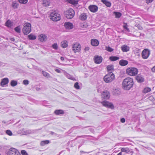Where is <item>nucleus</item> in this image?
I'll return each instance as SVG.
<instances>
[{
	"label": "nucleus",
	"instance_id": "f257e3e1",
	"mask_svg": "<svg viewBox=\"0 0 155 155\" xmlns=\"http://www.w3.org/2000/svg\"><path fill=\"white\" fill-rule=\"evenodd\" d=\"M134 84L133 80L131 78H126L124 80L122 86L123 89L125 90H128L133 87Z\"/></svg>",
	"mask_w": 155,
	"mask_h": 155
},
{
	"label": "nucleus",
	"instance_id": "f03ea898",
	"mask_svg": "<svg viewBox=\"0 0 155 155\" xmlns=\"http://www.w3.org/2000/svg\"><path fill=\"white\" fill-rule=\"evenodd\" d=\"M114 79V75L112 72H109L104 78V81L107 83L111 82Z\"/></svg>",
	"mask_w": 155,
	"mask_h": 155
},
{
	"label": "nucleus",
	"instance_id": "7ed1b4c3",
	"mask_svg": "<svg viewBox=\"0 0 155 155\" xmlns=\"http://www.w3.org/2000/svg\"><path fill=\"white\" fill-rule=\"evenodd\" d=\"M126 73L127 74L129 75L135 76L138 73V69L137 68L134 67L129 68L126 69Z\"/></svg>",
	"mask_w": 155,
	"mask_h": 155
},
{
	"label": "nucleus",
	"instance_id": "20e7f679",
	"mask_svg": "<svg viewBox=\"0 0 155 155\" xmlns=\"http://www.w3.org/2000/svg\"><path fill=\"white\" fill-rule=\"evenodd\" d=\"M64 15L68 19L72 18L74 15V11L72 8H70L64 12Z\"/></svg>",
	"mask_w": 155,
	"mask_h": 155
},
{
	"label": "nucleus",
	"instance_id": "39448f33",
	"mask_svg": "<svg viewBox=\"0 0 155 155\" xmlns=\"http://www.w3.org/2000/svg\"><path fill=\"white\" fill-rule=\"evenodd\" d=\"M49 17L50 19L54 21H58L61 19L60 15L55 12H51Z\"/></svg>",
	"mask_w": 155,
	"mask_h": 155
},
{
	"label": "nucleus",
	"instance_id": "423d86ee",
	"mask_svg": "<svg viewBox=\"0 0 155 155\" xmlns=\"http://www.w3.org/2000/svg\"><path fill=\"white\" fill-rule=\"evenodd\" d=\"M31 27L30 24L28 23H25L22 29L23 33L26 35L28 34L31 31Z\"/></svg>",
	"mask_w": 155,
	"mask_h": 155
},
{
	"label": "nucleus",
	"instance_id": "0eeeda50",
	"mask_svg": "<svg viewBox=\"0 0 155 155\" xmlns=\"http://www.w3.org/2000/svg\"><path fill=\"white\" fill-rule=\"evenodd\" d=\"M7 155H21L20 153L16 149L11 148L7 151Z\"/></svg>",
	"mask_w": 155,
	"mask_h": 155
},
{
	"label": "nucleus",
	"instance_id": "6e6552de",
	"mask_svg": "<svg viewBox=\"0 0 155 155\" xmlns=\"http://www.w3.org/2000/svg\"><path fill=\"white\" fill-rule=\"evenodd\" d=\"M72 48L74 52H79L81 50V46L79 43H76L73 45Z\"/></svg>",
	"mask_w": 155,
	"mask_h": 155
},
{
	"label": "nucleus",
	"instance_id": "1a4fd4ad",
	"mask_svg": "<svg viewBox=\"0 0 155 155\" xmlns=\"http://www.w3.org/2000/svg\"><path fill=\"white\" fill-rule=\"evenodd\" d=\"M102 105L107 108H110L111 109L114 108V107L113 104L107 101H104L101 102Z\"/></svg>",
	"mask_w": 155,
	"mask_h": 155
},
{
	"label": "nucleus",
	"instance_id": "9d476101",
	"mask_svg": "<svg viewBox=\"0 0 155 155\" xmlns=\"http://www.w3.org/2000/svg\"><path fill=\"white\" fill-rule=\"evenodd\" d=\"M150 51L148 49H145L142 53V56L143 59H146L150 54Z\"/></svg>",
	"mask_w": 155,
	"mask_h": 155
},
{
	"label": "nucleus",
	"instance_id": "9b49d317",
	"mask_svg": "<svg viewBox=\"0 0 155 155\" xmlns=\"http://www.w3.org/2000/svg\"><path fill=\"white\" fill-rule=\"evenodd\" d=\"M103 58L101 56L95 55L94 58V63L96 64H100L102 61Z\"/></svg>",
	"mask_w": 155,
	"mask_h": 155
},
{
	"label": "nucleus",
	"instance_id": "f8f14e48",
	"mask_svg": "<svg viewBox=\"0 0 155 155\" xmlns=\"http://www.w3.org/2000/svg\"><path fill=\"white\" fill-rule=\"evenodd\" d=\"M109 92L107 91H104L101 94V97L104 99H108L110 97Z\"/></svg>",
	"mask_w": 155,
	"mask_h": 155
},
{
	"label": "nucleus",
	"instance_id": "ddd939ff",
	"mask_svg": "<svg viewBox=\"0 0 155 155\" xmlns=\"http://www.w3.org/2000/svg\"><path fill=\"white\" fill-rule=\"evenodd\" d=\"M136 79L138 83H141L144 81V77L140 74H139L136 77Z\"/></svg>",
	"mask_w": 155,
	"mask_h": 155
},
{
	"label": "nucleus",
	"instance_id": "4468645a",
	"mask_svg": "<svg viewBox=\"0 0 155 155\" xmlns=\"http://www.w3.org/2000/svg\"><path fill=\"white\" fill-rule=\"evenodd\" d=\"M89 9L91 12H96L98 10V7L95 5H91L89 6Z\"/></svg>",
	"mask_w": 155,
	"mask_h": 155
},
{
	"label": "nucleus",
	"instance_id": "2eb2a0df",
	"mask_svg": "<svg viewBox=\"0 0 155 155\" xmlns=\"http://www.w3.org/2000/svg\"><path fill=\"white\" fill-rule=\"evenodd\" d=\"M32 133V131L30 130L23 129L21 131V134L22 135H25L31 134Z\"/></svg>",
	"mask_w": 155,
	"mask_h": 155
},
{
	"label": "nucleus",
	"instance_id": "dca6fc26",
	"mask_svg": "<svg viewBox=\"0 0 155 155\" xmlns=\"http://www.w3.org/2000/svg\"><path fill=\"white\" fill-rule=\"evenodd\" d=\"M47 40V37L46 35L41 34L39 35V41L43 42H45Z\"/></svg>",
	"mask_w": 155,
	"mask_h": 155
},
{
	"label": "nucleus",
	"instance_id": "f3484780",
	"mask_svg": "<svg viewBox=\"0 0 155 155\" xmlns=\"http://www.w3.org/2000/svg\"><path fill=\"white\" fill-rule=\"evenodd\" d=\"M64 26L66 29H71L73 28V25L71 23L69 22H65Z\"/></svg>",
	"mask_w": 155,
	"mask_h": 155
},
{
	"label": "nucleus",
	"instance_id": "a211bd4d",
	"mask_svg": "<svg viewBox=\"0 0 155 155\" xmlns=\"http://www.w3.org/2000/svg\"><path fill=\"white\" fill-rule=\"evenodd\" d=\"M9 80L8 78H5L2 80L0 83L2 87H4L5 85L7 84Z\"/></svg>",
	"mask_w": 155,
	"mask_h": 155
},
{
	"label": "nucleus",
	"instance_id": "6ab92c4d",
	"mask_svg": "<svg viewBox=\"0 0 155 155\" xmlns=\"http://www.w3.org/2000/svg\"><path fill=\"white\" fill-rule=\"evenodd\" d=\"M122 51L123 52H127L129 51L130 48L129 47L127 46V45H122L121 48Z\"/></svg>",
	"mask_w": 155,
	"mask_h": 155
},
{
	"label": "nucleus",
	"instance_id": "aec40b11",
	"mask_svg": "<svg viewBox=\"0 0 155 155\" xmlns=\"http://www.w3.org/2000/svg\"><path fill=\"white\" fill-rule=\"evenodd\" d=\"M128 63V61L126 60L122 59L119 62V64L121 66H125L127 65Z\"/></svg>",
	"mask_w": 155,
	"mask_h": 155
},
{
	"label": "nucleus",
	"instance_id": "412c9836",
	"mask_svg": "<svg viewBox=\"0 0 155 155\" xmlns=\"http://www.w3.org/2000/svg\"><path fill=\"white\" fill-rule=\"evenodd\" d=\"M91 44L93 46H96L99 45V41L97 39H92Z\"/></svg>",
	"mask_w": 155,
	"mask_h": 155
},
{
	"label": "nucleus",
	"instance_id": "4be33fe9",
	"mask_svg": "<svg viewBox=\"0 0 155 155\" xmlns=\"http://www.w3.org/2000/svg\"><path fill=\"white\" fill-rule=\"evenodd\" d=\"M101 2L108 7H110L111 6V3L107 0H101Z\"/></svg>",
	"mask_w": 155,
	"mask_h": 155
},
{
	"label": "nucleus",
	"instance_id": "5701e85b",
	"mask_svg": "<svg viewBox=\"0 0 155 155\" xmlns=\"http://www.w3.org/2000/svg\"><path fill=\"white\" fill-rule=\"evenodd\" d=\"M107 70L109 72H112L114 70V66L112 65H109L107 66Z\"/></svg>",
	"mask_w": 155,
	"mask_h": 155
},
{
	"label": "nucleus",
	"instance_id": "b1692460",
	"mask_svg": "<svg viewBox=\"0 0 155 155\" xmlns=\"http://www.w3.org/2000/svg\"><path fill=\"white\" fill-rule=\"evenodd\" d=\"M54 113L55 114L58 115L59 114H64V111L62 110H57L54 111Z\"/></svg>",
	"mask_w": 155,
	"mask_h": 155
},
{
	"label": "nucleus",
	"instance_id": "393cba45",
	"mask_svg": "<svg viewBox=\"0 0 155 155\" xmlns=\"http://www.w3.org/2000/svg\"><path fill=\"white\" fill-rule=\"evenodd\" d=\"M18 4L17 2L15 1H13L12 3V6L14 9H16L18 8Z\"/></svg>",
	"mask_w": 155,
	"mask_h": 155
},
{
	"label": "nucleus",
	"instance_id": "a878e982",
	"mask_svg": "<svg viewBox=\"0 0 155 155\" xmlns=\"http://www.w3.org/2000/svg\"><path fill=\"white\" fill-rule=\"evenodd\" d=\"M61 47L64 48H66L68 47V42L64 40L62 41L61 43Z\"/></svg>",
	"mask_w": 155,
	"mask_h": 155
},
{
	"label": "nucleus",
	"instance_id": "bb28decb",
	"mask_svg": "<svg viewBox=\"0 0 155 155\" xmlns=\"http://www.w3.org/2000/svg\"><path fill=\"white\" fill-rule=\"evenodd\" d=\"M87 18V15L85 13L81 14L80 16V18L82 20H85Z\"/></svg>",
	"mask_w": 155,
	"mask_h": 155
},
{
	"label": "nucleus",
	"instance_id": "cd10ccee",
	"mask_svg": "<svg viewBox=\"0 0 155 155\" xmlns=\"http://www.w3.org/2000/svg\"><path fill=\"white\" fill-rule=\"evenodd\" d=\"M121 151L122 152H124L126 153H128L130 151L128 147H122L121 148Z\"/></svg>",
	"mask_w": 155,
	"mask_h": 155
},
{
	"label": "nucleus",
	"instance_id": "c85d7f7f",
	"mask_svg": "<svg viewBox=\"0 0 155 155\" xmlns=\"http://www.w3.org/2000/svg\"><path fill=\"white\" fill-rule=\"evenodd\" d=\"M42 72L43 76H44L45 77L49 78H51V77L50 75V74L47 72L44 71H42Z\"/></svg>",
	"mask_w": 155,
	"mask_h": 155
},
{
	"label": "nucleus",
	"instance_id": "c756f323",
	"mask_svg": "<svg viewBox=\"0 0 155 155\" xmlns=\"http://www.w3.org/2000/svg\"><path fill=\"white\" fill-rule=\"evenodd\" d=\"M119 59V57L117 56H111L109 58V59L112 61H114L118 60Z\"/></svg>",
	"mask_w": 155,
	"mask_h": 155
},
{
	"label": "nucleus",
	"instance_id": "7c9ffc66",
	"mask_svg": "<svg viewBox=\"0 0 155 155\" xmlns=\"http://www.w3.org/2000/svg\"><path fill=\"white\" fill-rule=\"evenodd\" d=\"M49 141L48 140H45L41 142L40 145L42 146H44L46 144H47L49 143Z\"/></svg>",
	"mask_w": 155,
	"mask_h": 155
},
{
	"label": "nucleus",
	"instance_id": "2f4dec72",
	"mask_svg": "<svg viewBox=\"0 0 155 155\" xmlns=\"http://www.w3.org/2000/svg\"><path fill=\"white\" fill-rule=\"evenodd\" d=\"M68 2L73 5H76L78 3V1L75 0H68Z\"/></svg>",
	"mask_w": 155,
	"mask_h": 155
},
{
	"label": "nucleus",
	"instance_id": "473e14b6",
	"mask_svg": "<svg viewBox=\"0 0 155 155\" xmlns=\"http://www.w3.org/2000/svg\"><path fill=\"white\" fill-rule=\"evenodd\" d=\"M29 39L30 40H33L36 38V37L34 35L30 34L28 36Z\"/></svg>",
	"mask_w": 155,
	"mask_h": 155
},
{
	"label": "nucleus",
	"instance_id": "72a5a7b5",
	"mask_svg": "<svg viewBox=\"0 0 155 155\" xmlns=\"http://www.w3.org/2000/svg\"><path fill=\"white\" fill-rule=\"evenodd\" d=\"M114 14H115L116 18H119L121 16V14L120 12H114Z\"/></svg>",
	"mask_w": 155,
	"mask_h": 155
},
{
	"label": "nucleus",
	"instance_id": "f704fd0d",
	"mask_svg": "<svg viewBox=\"0 0 155 155\" xmlns=\"http://www.w3.org/2000/svg\"><path fill=\"white\" fill-rule=\"evenodd\" d=\"M124 25H123V27L124 29H126L127 32H130V31L129 29L128 28V25L127 24L124 22Z\"/></svg>",
	"mask_w": 155,
	"mask_h": 155
},
{
	"label": "nucleus",
	"instance_id": "c9c22d12",
	"mask_svg": "<svg viewBox=\"0 0 155 155\" xmlns=\"http://www.w3.org/2000/svg\"><path fill=\"white\" fill-rule=\"evenodd\" d=\"M10 84L11 86L12 87H14L17 85V82L16 81L12 80L11 81Z\"/></svg>",
	"mask_w": 155,
	"mask_h": 155
},
{
	"label": "nucleus",
	"instance_id": "e433bc0d",
	"mask_svg": "<svg viewBox=\"0 0 155 155\" xmlns=\"http://www.w3.org/2000/svg\"><path fill=\"white\" fill-rule=\"evenodd\" d=\"M151 90V88L149 87L145 88L143 90V92L144 93H146L150 92Z\"/></svg>",
	"mask_w": 155,
	"mask_h": 155
},
{
	"label": "nucleus",
	"instance_id": "4c0bfd02",
	"mask_svg": "<svg viewBox=\"0 0 155 155\" xmlns=\"http://www.w3.org/2000/svg\"><path fill=\"white\" fill-rule=\"evenodd\" d=\"M6 25L8 27H11L12 25L11 21L10 20H8L5 23Z\"/></svg>",
	"mask_w": 155,
	"mask_h": 155
},
{
	"label": "nucleus",
	"instance_id": "58836bf2",
	"mask_svg": "<svg viewBox=\"0 0 155 155\" xmlns=\"http://www.w3.org/2000/svg\"><path fill=\"white\" fill-rule=\"evenodd\" d=\"M49 4L50 3L48 2V1H47L46 0H44L43 1V5L45 7L49 5Z\"/></svg>",
	"mask_w": 155,
	"mask_h": 155
},
{
	"label": "nucleus",
	"instance_id": "ea45409f",
	"mask_svg": "<svg viewBox=\"0 0 155 155\" xmlns=\"http://www.w3.org/2000/svg\"><path fill=\"white\" fill-rule=\"evenodd\" d=\"M14 30L17 33H20L21 32V28L19 26L15 27Z\"/></svg>",
	"mask_w": 155,
	"mask_h": 155
},
{
	"label": "nucleus",
	"instance_id": "a19ab883",
	"mask_svg": "<svg viewBox=\"0 0 155 155\" xmlns=\"http://www.w3.org/2000/svg\"><path fill=\"white\" fill-rule=\"evenodd\" d=\"M51 47L53 49L55 50H57L58 48V46L57 43H54L51 46Z\"/></svg>",
	"mask_w": 155,
	"mask_h": 155
},
{
	"label": "nucleus",
	"instance_id": "79ce46f5",
	"mask_svg": "<svg viewBox=\"0 0 155 155\" xmlns=\"http://www.w3.org/2000/svg\"><path fill=\"white\" fill-rule=\"evenodd\" d=\"M74 87L77 89H80V86L78 82H76L74 84Z\"/></svg>",
	"mask_w": 155,
	"mask_h": 155
},
{
	"label": "nucleus",
	"instance_id": "37998d69",
	"mask_svg": "<svg viewBox=\"0 0 155 155\" xmlns=\"http://www.w3.org/2000/svg\"><path fill=\"white\" fill-rule=\"evenodd\" d=\"M28 0H18L19 2L21 4H25L28 2Z\"/></svg>",
	"mask_w": 155,
	"mask_h": 155
},
{
	"label": "nucleus",
	"instance_id": "c03bdc74",
	"mask_svg": "<svg viewBox=\"0 0 155 155\" xmlns=\"http://www.w3.org/2000/svg\"><path fill=\"white\" fill-rule=\"evenodd\" d=\"M6 134L12 136V131L10 130H7L6 131Z\"/></svg>",
	"mask_w": 155,
	"mask_h": 155
},
{
	"label": "nucleus",
	"instance_id": "a18cd8bd",
	"mask_svg": "<svg viewBox=\"0 0 155 155\" xmlns=\"http://www.w3.org/2000/svg\"><path fill=\"white\" fill-rule=\"evenodd\" d=\"M106 50L109 52H111L113 51V49L110 47H106Z\"/></svg>",
	"mask_w": 155,
	"mask_h": 155
},
{
	"label": "nucleus",
	"instance_id": "49530a36",
	"mask_svg": "<svg viewBox=\"0 0 155 155\" xmlns=\"http://www.w3.org/2000/svg\"><path fill=\"white\" fill-rule=\"evenodd\" d=\"M21 153L22 155H28L26 151L25 150H22Z\"/></svg>",
	"mask_w": 155,
	"mask_h": 155
},
{
	"label": "nucleus",
	"instance_id": "de8ad7c7",
	"mask_svg": "<svg viewBox=\"0 0 155 155\" xmlns=\"http://www.w3.org/2000/svg\"><path fill=\"white\" fill-rule=\"evenodd\" d=\"M23 83L25 85H27L29 84V81L28 80H25L23 81Z\"/></svg>",
	"mask_w": 155,
	"mask_h": 155
},
{
	"label": "nucleus",
	"instance_id": "09e8293b",
	"mask_svg": "<svg viewBox=\"0 0 155 155\" xmlns=\"http://www.w3.org/2000/svg\"><path fill=\"white\" fill-rule=\"evenodd\" d=\"M136 26L140 30H142V27L139 24H136Z\"/></svg>",
	"mask_w": 155,
	"mask_h": 155
},
{
	"label": "nucleus",
	"instance_id": "8fccbe9b",
	"mask_svg": "<svg viewBox=\"0 0 155 155\" xmlns=\"http://www.w3.org/2000/svg\"><path fill=\"white\" fill-rule=\"evenodd\" d=\"M61 69H55V71L57 73H61Z\"/></svg>",
	"mask_w": 155,
	"mask_h": 155
},
{
	"label": "nucleus",
	"instance_id": "3c124183",
	"mask_svg": "<svg viewBox=\"0 0 155 155\" xmlns=\"http://www.w3.org/2000/svg\"><path fill=\"white\" fill-rule=\"evenodd\" d=\"M154 0H146V2L147 4L151 3L153 2Z\"/></svg>",
	"mask_w": 155,
	"mask_h": 155
},
{
	"label": "nucleus",
	"instance_id": "603ef678",
	"mask_svg": "<svg viewBox=\"0 0 155 155\" xmlns=\"http://www.w3.org/2000/svg\"><path fill=\"white\" fill-rule=\"evenodd\" d=\"M125 121V120L124 118H122L120 119V121L123 123H124Z\"/></svg>",
	"mask_w": 155,
	"mask_h": 155
},
{
	"label": "nucleus",
	"instance_id": "864d4df0",
	"mask_svg": "<svg viewBox=\"0 0 155 155\" xmlns=\"http://www.w3.org/2000/svg\"><path fill=\"white\" fill-rule=\"evenodd\" d=\"M89 49V48L88 47H86L84 48V50L85 51H88Z\"/></svg>",
	"mask_w": 155,
	"mask_h": 155
},
{
	"label": "nucleus",
	"instance_id": "5fc2aeb1",
	"mask_svg": "<svg viewBox=\"0 0 155 155\" xmlns=\"http://www.w3.org/2000/svg\"><path fill=\"white\" fill-rule=\"evenodd\" d=\"M151 71L152 72H155V66L151 68Z\"/></svg>",
	"mask_w": 155,
	"mask_h": 155
},
{
	"label": "nucleus",
	"instance_id": "6e6d98bb",
	"mask_svg": "<svg viewBox=\"0 0 155 155\" xmlns=\"http://www.w3.org/2000/svg\"><path fill=\"white\" fill-rule=\"evenodd\" d=\"M80 152L81 153H89V152H84L83 151H82V150H81V151H80Z\"/></svg>",
	"mask_w": 155,
	"mask_h": 155
},
{
	"label": "nucleus",
	"instance_id": "4d7b16f0",
	"mask_svg": "<svg viewBox=\"0 0 155 155\" xmlns=\"http://www.w3.org/2000/svg\"><path fill=\"white\" fill-rule=\"evenodd\" d=\"M60 59L62 61H63L64 60V58L62 57H61Z\"/></svg>",
	"mask_w": 155,
	"mask_h": 155
},
{
	"label": "nucleus",
	"instance_id": "13d9d810",
	"mask_svg": "<svg viewBox=\"0 0 155 155\" xmlns=\"http://www.w3.org/2000/svg\"><path fill=\"white\" fill-rule=\"evenodd\" d=\"M4 65V64L3 63L0 61V66H3Z\"/></svg>",
	"mask_w": 155,
	"mask_h": 155
},
{
	"label": "nucleus",
	"instance_id": "bf43d9fd",
	"mask_svg": "<svg viewBox=\"0 0 155 155\" xmlns=\"http://www.w3.org/2000/svg\"><path fill=\"white\" fill-rule=\"evenodd\" d=\"M10 40H11V41H15V39L13 38H11Z\"/></svg>",
	"mask_w": 155,
	"mask_h": 155
},
{
	"label": "nucleus",
	"instance_id": "052dcab7",
	"mask_svg": "<svg viewBox=\"0 0 155 155\" xmlns=\"http://www.w3.org/2000/svg\"><path fill=\"white\" fill-rule=\"evenodd\" d=\"M68 78L70 79H71V80H74L73 79H74V78H72V77H69Z\"/></svg>",
	"mask_w": 155,
	"mask_h": 155
},
{
	"label": "nucleus",
	"instance_id": "680f3d73",
	"mask_svg": "<svg viewBox=\"0 0 155 155\" xmlns=\"http://www.w3.org/2000/svg\"><path fill=\"white\" fill-rule=\"evenodd\" d=\"M122 152L121 151V152L119 153H118L117 155H122Z\"/></svg>",
	"mask_w": 155,
	"mask_h": 155
},
{
	"label": "nucleus",
	"instance_id": "e2e57ef3",
	"mask_svg": "<svg viewBox=\"0 0 155 155\" xmlns=\"http://www.w3.org/2000/svg\"><path fill=\"white\" fill-rule=\"evenodd\" d=\"M149 98H150V99H151L152 98H153V97L152 96H150L149 97Z\"/></svg>",
	"mask_w": 155,
	"mask_h": 155
},
{
	"label": "nucleus",
	"instance_id": "0e129e2a",
	"mask_svg": "<svg viewBox=\"0 0 155 155\" xmlns=\"http://www.w3.org/2000/svg\"><path fill=\"white\" fill-rule=\"evenodd\" d=\"M2 123H5V121H2Z\"/></svg>",
	"mask_w": 155,
	"mask_h": 155
},
{
	"label": "nucleus",
	"instance_id": "69168bd1",
	"mask_svg": "<svg viewBox=\"0 0 155 155\" xmlns=\"http://www.w3.org/2000/svg\"><path fill=\"white\" fill-rule=\"evenodd\" d=\"M54 133V132H51V134H53Z\"/></svg>",
	"mask_w": 155,
	"mask_h": 155
},
{
	"label": "nucleus",
	"instance_id": "338daca9",
	"mask_svg": "<svg viewBox=\"0 0 155 155\" xmlns=\"http://www.w3.org/2000/svg\"><path fill=\"white\" fill-rule=\"evenodd\" d=\"M84 25H83V26H84Z\"/></svg>",
	"mask_w": 155,
	"mask_h": 155
},
{
	"label": "nucleus",
	"instance_id": "774afa93",
	"mask_svg": "<svg viewBox=\"0 0 155 155\" xmlns=\"http://www.w3.org/2000/svg\"><path fill=\"white\" fill-rule=\"evenodd\" d=\"M0 155H1L0 154Z\"/></svg>",
	"mask_w": 155,
	"mask_h": 155
}]
</instances>
